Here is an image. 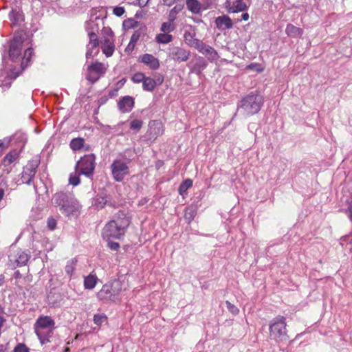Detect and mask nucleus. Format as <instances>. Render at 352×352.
I'll use <instances>...</instances> for the list:
<instances>
[{
  "label": "nucleus",
  "instance_id": "nucleus-30",
  "mask_svg": "<svg viewBox=\"0 0 352 352\" xmlns=\"http://www.w3.org/2000/svg\"><path fill=\"white\" fill-rule=\"evenodd\" d=\"M108 201L104 197H96L93 199L92 205L97 210L102 209L107 204Z\"/></svg>",
  "mask_w": 352,
  "mask_h": 352
},
{
  "label": "nucleus",
  "instance_id": "nucleus-21",
  "mask_svg": "<svg viewBox=\"0 0 352 352\" xmlns=\"http://www.w3.org/2000/svg\"><path fill=\"white\" fill-rule=\"evenodd\" d=\"M186 3L187 8L193 14H199L207 9V7L201 5L197 0H186Z\"/></svg>",
  "mask_w": 352,
  "mask_h": 352
},
{
  "label": "nucleus",
  "instance_id": "nucleus-40",
  "mask_svg": "<svg viewBox=\"0 0 352 352\" xmlns=\"http://www.w3.org/2000/svg\"><path fill=\"white\" fill-rule=\"evenodd\" d=\"M80 175V174H78L76 170L75 173H71L69 177V183L74 186L78 185L80 182L79 178Z\"/></svg>",
  "mask_w": 352,
  "mask_h": 352
},
{
  "label": "nucleus",
  "instance_id": "nucleus-55",
  "mask_svg": "<svg viewBox=\"0 0 352 352\" xmlns=\"http://www.w3.org/2000/svg\"><path fill=\"white\" fill-rule=\"evenodd\" d=\"M175 1V0H163V3H164V4L168 6H170L171 5L173 4Z\"/></svg>",
  "mask_w": 352,
  "mask_h": 352
},
{
  "label": "nucleus",
  "instance_id": "nucleus-4",
  "mask_svg": "<svg viewBox=\"0 0 352 352\" xmlns=\"http://www.w3.org/2000/svg\"><path fill=\"white\" fill-rule=\"evenodd\" d=\"M54 204L60 208V210L66 216L76 215L80 205L70 193L58 192L53 197Z\"/></svg>",
  "mask_w": 352,
  "mask_h": 352
},
{
  "label": "nucleus",
  "instance_id": "nucleus-15",
  "mask_svg": "<svg viewBox=\"0 0 352 352\" xmlns=\"http://www.w3.org/2000/svg\"><path fill=\"white\" fill-rule=\"evenodd\" d=\"M101 49L107 57L111 56L115 51L114 38L109 37L102 38Z\"/></svg>",
  "mask_w": 352,
  "mask_h": 352
},
{
  "label": "nucleus",
  "instance_id": "nucleus-12",
  "mask_svg": "<svg viewBox=\"0 0 352 352\" xmlns=\"http://www.w3.org/2000/svg\"><path fill=\"white\" fill-rule=\"evenodd\" d=\"M23 37L21 35L15 36L12 40L9 49V56L12 61L19 60Z\"/></svg>",
  "mask_w": 352,
  "mask_h": 352
},
{
  "label": "nucleus",
  "instance_id": "nucleus-9",
  "mask_svg": "<svg viewBox=\"0 0 352 352\" xmlns=\"http://www.w3.org/2000/svg\"><path fill=\"white\" fill-rule=\"evenodd\" d=\"M39 165V160L37 159L30 160L27 165L23 167L21 173V180L23 184L30 185L34 177Z\"/></svg>",
  "mask_w": 352,
  "mask_h": 352
},
{
  "label": "nucleus",
  "instance_id": "nucleus-17",
  "mask_svg": "<svg viewBox=\"0 0 352 352\" xmlns=\"http://www.w3.org/2000/svg\"><path fill=\"white\" fill-rule=\"evenodd\" d=\"M228 10L229 12H240L247 10L248 6L243 0H232L228 2Z\"/></svg>",
  "mask_w": 352,
  "mask_h": 352
},
{
  "label": "nucleus",
  "instance_id": "nucleus-13",
  "mask_svg": "<svg viewBox=\"0 0 352 352\" xmlns=\"http://www.w3.org/2000/svg\"><path fill=\"white\" fill-rule=\"evenodd\" d=\"M89 42L87 45L86 58L89 59L97 55L99 52V40L94 32H89Z\"/></svg>",
  "mask_w": 352,
  "mask_h": 352
},
{
  "label": "nucleus",
  "instance_id": "nucleus-41",
  "mask_svg": "<svg viewBox=\"0 0 352 352\" xmlns=\"http://www.w3.org/2000/svg\"><path fill=\"white\" fill-rule=\"evenodd\" d=\"M145 77L146 76L144 73L137 72L133 75V76L131 77V80L135 83H140V82L143 83Z\"/></svg>",
  "mask_w": 352,
  "mask_h": 352
},
{
  "label": "nucleus",
  "instance_id": "nucleus-46",
  "mask_svg": "<svg viewBox=\"0 0 352 352\" xmlns=\"http://www.w3.org/2000/svg\"><path fill=\"white\" fill-rule=\"evenodd\" d=\"M226 304L229 311L233 315L236 316L239 314V309L234 305L232 304L229 301H226Z\"/></svg>",
  "mask_w": 352,
  "mask_h": 352
},
{
  "label": "nucleus",
  "instance_id": "nucleus-18",
  "mask_svg": "<svg viewBox=\"0 0 352 352\" xmlns=\"http://www.w3.org/2000/svg\"><path fill=\"white\" fill-rule=\"evenodd\" d=\"M215 25L217 28L221 30L231 29L233 26L231 19L226 15L217 17L215 19Z\"/></svg>",
  "mask_w": 352,
  "mask_h": 352
},
{
  "label": "nucleus",
  "instance_id": "nucleus-39",
  "mask_svg": "<svg viewBox=\"0 0 352 352\" xmlns=\"http://www.w3.org/2000/svg\"><path fill=\"white\" fill-rule=\"evenodd\" d=\"M344 243H346V248L350 252H352V234L344 236L340 239V244L343 245Z\"/></svg>",
  "mask_w": 352,
  "mask_h": 352
},
{
  "label": "nucleus",
  "instance_id": "nucleus-1",
  "mask_svg": "<svg viewBox=\"0 0 352 352\" xmlns=\"http://www.w3.org/2000/svg\"><path fill=\"white\" fill-rule=\"evenodd\" d=\"M130 222L128 215L123 211H119L104 227L103 238L120 239L124 235Z\"/></svg>",
  "mask_w": 352,
  "mask_h": 352
},
{
  "label": "nucleus",
  "instance_id": "nucleus-42",
  "mask_svg": "<svg viewBox=\"0 0 352 352\" xmlns=\"http://www.w3.org/2000/svg\"><path fill=\"white\" fill-rule=\"evenodd\" d=\"M142 121L140 120H133L130 123V129L134 131H140L142 126Z\"/></svg>",
  "mask_w": 352,
  "mask_h": 352
},
{
  "label": "nucleus",
  "instance_id": "nucleus-19",
  "mask_svg": "<svg viewBox=\"0 0 352 352\" xmlns=\"http://www.w3.org/2000/svg\"><path fill=\"white\" fill-rule=\"evenodd\" d=\"M207 63L204 58L199 56L195 58L194 63L190 66V72L191 73L199 75L202 71L206 67Z\"/></svg>",
  "mask_w": 352,
  "mask_h": 352
},
{
  "label": "nucleus",
  "instance_id": "nucleus-33",
  "mask_svg": "<svg viewBox=\"0 0 352 352\" xmlns=\"http://www.w3.org/2000/svg\"><path fill=\"white\" fill-rule=\"evenodd\" d=\"M183 7L181 5H176L173 8H172L168 14V19L169 21H175L177 18V15L179 13Z\"/></svg>",
  "mask_w": 352,
  "mask_h": 352
},
{
  "label": "nucleus",
  "instance_id": "nucleus-20",
  "mask_svg": "<svg viewBox=\"0 0 352 352\" xmlns=\"http://www.w3.org/2000/svg\"><path fill=\"white\" fill-rule=\"evenodd\" d=\"M163 82V78H159L157 80L151 77H145L142 83L143 89L146 91H152L154 90L157 84L160 85Z\"/></svg>",
  "mask_w": 352,
  "mask_h": 352
},
{
  "label": "nucleus",
  "instance_id": "nucleus-28",
  "mask_svg": "<svg viewBox=\"0 0 352 352\" xmlns=\"http://www.w3.org/2000/svg\"><path fill=\"white\" fill-rule=\"evenodd\" d=\"M173 36L168 33L162 32L157 34L155 41L160 44H168L173 41Z\"/></svg>",
  "mask_w": 352,
  "mask_h": 352
},
{
  "label": "nucleus",
  "instance_id": "nucleus-50",
  "mask_svg": "<svg viewBox=\"0 0 352 352\" xmlns=\"http://www.w3.org/2000/svg\"><path fill=\"white\" fill-rule=\"evenodd\" d=\"M9 142V140H0V155H1L3 150L8 147Z\"/></svg>",
  "mask_w": 352,
  "mask_h": 352
},
{
  "label": "nucleus",
  "instance_id": "nucleus-10",
  "mask_svg": "<svg viewBox=\"0 0 352 352\" xmlns=\"http://www.w3.org/2000/svg\"><path fill=\"white\" fill-rule=\"evenodd\" d=\"M107 66L100 62L95 61L87 67V79L92 83L96 82L107 71Z\"/></svg>",
  "mask_w": 352,
  "mask_h": 352
},
{
  "label": "nucleus",
  "instance_id": "nucleus-3",
  "mask_svg": "<svg viewBox=\"0 0 352 352\" xmlns=\"http://www.w3.org/2000/svg\"><path fill=\"white\" fill-rule=\"evenodd\" d=\"M122 283L113 280L104 284L97 293V298L103 303L118 302L120 301Z\"/></svg>",
  "mask_w": 352,
  "mask_h": 352
},
{
  "label": "nucleus",
  "instance_id": "nucleus-7",
  "mask_svg": "<svg viewBox=\"0 0 352 352\" xmlns=\"http://www.w3.org/2000/svg\"><path fill=\"white\" fill-rule=\"evenodd\" d=\"M95 155L93 154L85 155L82 157L75 166V170L78 174L90 177L95 169Z\"/></svg>",
  "mask_w": 352,
  "mask_h": 352
},
{
  "label": "nucleus",
  "instance_id": "nucleus-48",
  "mask_svg": "<svg viewBox=\"0 0 352 352\" xmlns=\"http://www.w3.org/2000/svg\"><path fill=\"white\" fill-rule=\"evenodd\" d=\"M14 352H29V349L24 344H19L14 349Z\"/></svg>",
  "mask_w": 352,
  "mask_h": 352
},
{
  "label": "nucleus",
  "instance_id": "nucleus-8",
  "mask_svg": "<svg viewBox=\"0 0 352 352\" xmlns=\"http://www.w3.org/2000/svg\"><path fill=\"white\" fill-rule=\"evenodd\" d=\"M129 160L116 159L111 164V170L113 179L116 182H122L124 177L129 174Z\"/></svg>",
  "mask_w": 352,
  "mask_h": 352
},
{
  "label": "nucleus",
  "instance_id": "nucleus-56",
  "mask_svg": "<svg viewBox=\"0 0 352 352\" xmlns=\"http://www.w3.org/2000/svg\"><path fill=\"white\" fill-rule=\"evenodd\" d=\"M241 19L243 21H248L249 19V14L247 12H244L241 15Z\"/></svg>",
  "mask_w": 352,
  "mask_h": 352
},
{
  "label": "nucleus",
  "instance_id": "nucleus-22",
  "mask_svg": "<svg viewBox=\"0 0 352 352\" xmlns=\"http://www.w3.org/2000/svg\"><path fill=\"white\" fill-rule=\"evenodd\" d=\"M19 156V152L17 150L10 151L2 160L1 164L4 166H8L15 162Z\"/></svg>",
  "mask_w": 352,
  "mask_h": 352
},
{
  "label": "nucleus",
  "instance_id": "nucleus-43",
  "mask_svg": "<svg viewBox=\"0 0 352 352\" xmlns=\"http://www.w3.org/2000/svg\"><path fill=\"white\" fill-rule=\"evenodd\" d=\"M76 263V260H72L67 263V265L65 266V272L67 274H72L74 271Z\"/></svg>",
  "mask_w": 352,
  "mask_h": 352
},
{
  "label": "nucleus",
  "instance_id": "nucleus-24",
  "mask_svg": "<svg viewBox=\"0 0 352 352\" xmlns=\"http://www.w3.org/2000/svg\"><path fill=\"white\" fill-rule=\"evenodd\" d=\"M200 53L205 55L210 60H215L219 58L217 51L206 44L204 45Z\"/></svg>",
  "mask_w": 352,
  "mask_h": 352
},
{
  "label": "nucleus",
  "instance_id": "nucleus-25",
  "mask_svg": "<svg viewBox=\"0 0 352 352\" xmlns=\"http://www.w3.org/2000/svg\"><path fill=\"white\" fill-rule=\"evenodd\" d=\"M285 33L290 37H300L303 34V30L289 23L286 26Z\"/></svg>",
  "mask_w": 352,
  "mask_h": 352
},
{
  "label": "nucleus",
  "instance_id": "nucleus-11",
  "mask_svg": "<svg viewBox=\"0 0 352 352\" xmlns=\"http://www.w3.org/2000/svg\"><path fill=\"white\" fill-rule=\"evenodd\" d=\"M168 56L175 63L187 61L190 57V52L179 46H170Z\"/></svg>",
  "mask_w": 352,
  "mask_h": 352
},
{
  "label": "nucleus",
  "instance_id": "nucleus-49",
  "mask_svg": "<svg viewBox=\"0 0 352 352\" xmlns=\"http://www.w3.org/2000/svg\"><path fill=\"white\" fill-rule=\"evenodd\" d=\"M47 228L50 230H54L56 227V221L55 219L52 217H50L47 219Z\"/></svg>",
  "mask_w": 352,
  "mask_h": 352
},
{
  "label": "nucleus",
  "instance_id": "nucleus-57",
  "mask_svg": "<svg viewBox=\"0 0 352 352\" xmlns=\"http://www.w3.org/2000/svg\"><path fill=\"white\" fill-rule=\"evenodd\" d=\"M7 351V347L6 345L1 344L0 345V352H6Z\"/></svg>",
  "mask_w": 352,
  "mask_h": 352
},
{
  "label": "nucleus",
  "instance_id": "nucleus-58",
  "mask_svg": "<svg viewBox=\"0 0 352 352\" xmlns=\"http://www.w3.org/2000/svg\"><path fill=\"white\" fill-rule=\"evenodd\" d=\"M3 196H4V190H3V189L0 188V201L3 199Z\"/></svg>",
  "mask_w": 352,
  "mask_h": 352
},
{
  "label": "nucleus",
  "instance_id": "nucleus-52",
  "mask_svg": "<svg viewBox=\"0 0 352 352\" xmlns=\"http://www.w3.org/2000/svg\"><path fill=\"white\" fill-rule=\"evenodd\" d=\"M248 68L250 69L256 70L258 72H261L263 71V68L258 64H250L248 66Z\"/></svg>",
  "mask_w": 352,
  "mask_h": 352
},
{
  "label": "nucleus",
  "instance_id": "nucleus-36",
  "mask_svg": "<svg viewBox=\"0 0 352 352\" xmlns=\"http://www.w3.org/2000/svg\"><path fill=\"white\" fill-rule=\"evenodd\" d=\"M84 140L82 138H74L70 142V147L72 150H79L83 146Z\"/></svg>",
  "mask_w": 352,
  "mask_h": 352
},
{
  "label": "nucleus",
  "instance_id": "nucleus-45",
  "mask_svg": "<svg viewBox=\"0 0 352 352\" xmlns=\"http://www.w3.org/2000/svg\"><path fill=\"white\" fill-rule=\"evenodd\" d=\"M102 38L104 37H109L114 38V34L111 29L109 27H104L102 30Z\"/></svg>",
  "mask_w": 352,
  "mask_h": 352
},
{
  "label": "nucleus",
  "instance_id": "nucleus-37",
  "mask_svg": "<svg viewBox=\"0 0 352 352\" xmlns=\"http://www.w3.org/2000/svg\"><path fill=\"white\" fill-rule=\"evenodd\" d=\"M29 255L25 252H21L16 260L18 265H25L29 260Z\"/></svg>",
  "mask_w": 352,
  "mask_h": 352
},
{
  "label": "nucleus",
  "instance_id": "nucleus-16",
  "mask_svg": "<svg viewBox=\"0 0 352 352\" xmlns=\"http://www.w3.org/2000/svg\"><path fill=\"white\" fill-rule=\"evenodd\" d=\"M134 105V100L132 97L126 96L120 99L118 106L122 113L131 111Z\"/></svg>",
  "mask_w": 352,
  "mask_h": 352
},
{
  "label": "nucleus",
  "instance_id": "nucleus-5",
  "mask_svg": "<svg viewBox=\"0 0 352 352\" xmlns=\"http://www.w3.org/2000/svg\"><path fill=\"white\" fill-rule=\"evenodd\" d=\"M264 103L263 96L258 91L251 92L242 98L238 108L248 116L257 113Z\"/></svg>",
  "mask_w": 352,
  "mask_h": 352
},
{
  "label": "nucleus",
  "instance_id": "nucleus-31",
  "mask_svg": "<svg viewBox=\"0 0 352 352\" xmlns=\"http://www.w3.org/2000/svg\"><path fill=\"white\" fill-rule=\"evenodd\" d=\"M192 186V181L190 179H185L179 186V195L184 196L187 190Z\"/></svg>",
  "mask_w": 352,
  "mask_h": 352
},
{
  "label": "nucleus",
  "instance_id": "nucleus-32",
  "mask_svg": "<svg viewBox=\"0 0 352 352\" xmlns=\"http://www.w3.org/2000/svg\"><path fill=\"white\" fill-rule=\"evenodd\" d=\"M187 43L189 46L195 48L199 52H201V50H202L203 47L205 45V43H203L201 41H200L197 38H192L191 40L188 41Z\"/></svg>",
  "mask_w": 352,
  "mask_h": 352
},
{
  "label": "nucleus",
  "instance_id": "nucleus-27",
  "mask_svg": "<svg viewBox=\"0 0 352 352\" xmlns=\"http://www.w3.org/2000/svg\"><path fill=\"white\" fill-rule=\"evenodd\" d=\"M32 55L33 50L32 48H28L27 50H25L24 55L21 59V66L22 67V69H24L25 67H28V65L32 60Z\"/></svg>",
  "mask_w": 352,
  "mask_h": 352
},
{
  "label": "nucleus",
  "instance_id": "nucleus-59",
  "mask_svg": "<svg viewBox=\"0 0 352 352\" xmlns=\"http://www.w3.org/2000/svg\"><path fill=\"white\" fill-rule=\"evenodd\" d=\"M184 37H185L186 40H187V41H188V38H187V34H186V33H185Z\"/></svg>",
  "mask_w": 352,
  "mask_h": 352
},
{
  "label": "nucleus",
  "instance_id": "nucleus-26",
  "mask_svg": "<svg viewBox=\"0 0 352 352\" xmlns=\"http://www.w3.org/2000/svg\"><path fill=\"white\" fill-rule=\"evenodd\" d=\"M98 277L96 274H90L87 276L85 277L84 279V287L87 289H93L97 283H98Z\"/></svg>",
  "mask_w": 352,
  "mask_h": 352
},
{
  "label": "nucleus",
  "instance_id": "nucleus-51",
  "mask_svg": "<svg viewBox=\"0 0 352 352\" xmlns=\"http://www.w3.org/2000/svg\"><path fill=\"white\" fill-rule=\"evenodd\" d=\"M125 10L122 7H116L113 9V14L118 16H121L124 13Z\"/></svg>",
  "mask_w": 352,
  "mask_h": 352
},
{
  "label": "nucleus",
  "instance_id": "nucleus-23",
  "mask_svg": "<svg viewBox=\"0 0 352 352\" xmlns=\"http://www.w3.org/2000/svg\"><path fill=\"white\" fill-rule=\"evenodd\" d=\"M149 132L152 134V138H155L157 135L162 134L163 129L162 124L157 121H151L148 124Z\"/></svg>",
  "mask_w": 352,
  "mask_h": 352
},
{
  "label": "nucleus",
  "instance_id": "nucleus-53",
  "mask_svg": "<svg viewBox=\"0 0 352 352\" xmlns=\"http://www.w3.org/2000/svg\"><path fill=\"white\" fill-rule=\"evenodd\" d=\"M138 37H139L138 35L133 34L131 37V41H130V43L129 44L127 48H129L131 47V45H132V49H133L134 47V44L137 42V41L138 39Z\"/></svg>",
  "mask_w": 352,
  "mask_h": 352
},
{
  "label": "nucleus",
  "instance_id": "nucleus-44",
  "mask_svg": "<svg viewBox=\"0 0 352 352\" xmlns=\"http://www.w3.org/2000/svg\"><path fill=\"white\" fill-rule=\"evenodd\" d=\"M347 208L345 209V213L347 214L348 217L352 221V197L346 201Z\"/></svg>",
  "mask_w": 352,
  "mask_h": 352
},
{
  "label": "nucleus",
  "instance_id": "nucleus-6",
  "mask_svg": "<svg viewBox=\"0 0 352 352\" xmlns=\"http://www.w3.org/2000/svg\"><path fill=\"white\" fill-rule=\"evenodd\" d=\"M286 319L284 316H278L270 323L269 330L271 339L276 342H283L288 339L286 329Z\"/></svg>",
  "mask_w": 352,
  "mask_h": 352
},
{
  "label": "nucleus",
  "instance_id": "nucleus-2",
  "mask_svg": "<svg viewBox=\"0 0 352 352\" xmlns=\"http://www.w3.org/2000/svg\"><path fill=\"white\" fill-rule=\"evenodd\" d=\"M55 329V322L50 316L38 317L34 324V329L42 345L50 342Z\"/></svg>",
  "mask_w": 352,
  "mask_h": 352
},
{
  "label": "nucleus",
  "instance_id": "nucleus-47",
  "mask_svg": "<svg viewBox=\"0 0 352 352\" xmlns=\"http://www.w3.org/2000/svg\"><path fill=\"white\" fill-rule=\"evenodd\" d=\"M13 138L16 141L21 142L23 146L24 145V144H25V142L26 141V135H25V134H24L23 133H15L14 135L13 136Z\"/></svg>",
  "mask_w": 352,
  "mask_h": 352
},
{
  "label": "nucleus",
  "instance_id": "nucleus-38",
  "mask_svg": "<svg viewBox=\"0 0 352 352\" xmlns=\"http://www.w3.org/2000/svg\"><path fill=\"white\" fill-rule=\"evenodd\" d=\"M195 214H196V210L193 207L190 206V207H188L186 208L185 213H184V217L189 222L191 221L194 219Z\"/></svg>",
  "mask_w": 352,
  "mask_h": 352
},
{
  "label": "nucleus",
  "instance_id": "nucleus-34",
  "mask_svg": "<svg viewBox=\"0 0 352 352\" xmlns=\"http://www.w3.org/2000/svg\"><path fill=\"white\" fill-rule=\"evenodd\" d=\"M175 30L174 22L172 21H168L162 24L160 30L162 32L169 33Z\"/></svg>",
  "mask_w": 352,
  "mask_h": 352
},
{
  "label": "nucleus",
  "instance_id": "nucleus-29",
  "mask_svg": "<svg viewBox=\"0 0 352 352\" xmlns=\"http://www.w3.org/2000/svg\"><path fill=\"white\" fill-rule=\"evenodd\" d=\"M102 21L101 19L96 17L95 20H91L87 23L86 29L87 32H94L96 34L99 31V25L98 21Z\"/></svg>",
  "mask_w": 352,
  "mask_h": 352
},
{
  "label": "nucleus",
  "instance_id": "nucleus-54",
  "mask_svg": "<svg viewBox=\"0 0 352 352\" xmlns=\"http://www.w3.org/2000/svg\"><path fill=\"white\" fill-rule=\"evenodd\" d=\"M108 246L112 250H117L120 248V245L117 242H109Z\"/></svg>",
  "mask_w": 352,
  "mask_h": 352
},
{
  "label": "nucleus",
  "instance_id": "nucleus-35",
  "mask_svg": "<svg viewBox=\"0 0 352 352\" xmlns=\"http://www.w3.org/2000/svg\"><path fill=\"white\" fill-rule=\"evenodd\" d=\"M107 322V316L104 314H98L94 316V322L98 326Z\"/></svg>",
  "mask_w": 352,
  "mask_h": 352
},
{
  "label": "nucleus",
  "instance_id": "nucleus-14",
  "mask_svg": "<svg viewBox=\"0 0 352 352\" xmlns=\"http://www.w3.org/2000/svg\"><path fill=\"white\" fill-rule=\"evenodd\" d=\"M138 62L142 63L152 70H157L160 67V61L153 55L144 54L138 58Z\"/></svg>",
  "mask_w": 352,
  "mask_h": 352
},
{
  "label": "nucleus",
  "instance_id": "nucleus-60",
  "mask_svg": "<svg viewBox=\"0 0 352 352\" xmlns=\"http://www.w3.org/2000/svg\"><path fill=\"white\" fill-rule=\"evenodd\" d=\"M15 274H16V276H19V272H15Z\"/></svg>",
  "mask_w": 352,
  "mask_h": 352
}]
</instances>
